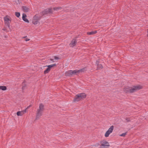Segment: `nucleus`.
I'll return each mask as SVG.
<instances>
[{"label": "nucleus", "instance_id": "obj_1", "mask_svg": "<svg viewBox=\"0 0 148 148\" xmlns=\"http://www.w3.org/2000/svg\"><path fill=\"white\" fill-rule=\"evenodd\" d=\"M142 88V86L140 85L134 86L133 87L125 88L124 91L125 93H133L136 91Z\"/></svg>", "mask_w": 148, "mask_h": 148}, {"label": "nucleus", "instance_id": "obj_2", "mask_svg": "<svg viewBox=\"0 0 148 148\" xmlns=\"http://www.w3.org/2000/svg\"><path fill=\"white\" fill-rule=\"evenodd\" d=\"M44 110V105L42 103L40 104L39 109H38L36 119H39L42 115V113Z\"/></svg>", "mask_w": 148, "mask_h": 148}, {"label": "nucleus", "instance_id": "obj_3", "mask_svg": "<svg viewBox=\"0 0 148 148\" xmlns=\"http://www.w3.org/2000/svg\"><path fill=\"white\" fill-rule=\"evenodd\" d=\"M86 95L84 93H82L76 95L73 99V101L77 102L84 98L86 97Z\"/></svg>", "mask_w": 148, "mask_h": 148}, {"label": "nucleus", "instance_id": "obj_4", "mask_svg": "<svg viewBox=\"0 0 148 148\" xmlns=\"http://www.w3.org/2000/svg\"><path fill=\"white\" fill-rule=\"evenodd\" d=\"M5 23L7 25L8 28L10 29V24L11 21V18L10 16H7L4 18Z\"/></svg>", "mask_w": 148, "mask_h": 148}, {"label": "nucleus", "instance_id": "obj_5", "mask_svg": "<svg viewBox=\"0 0 148 148\" xmlns=\"http://www.w3.org/2000/svg\"><path fill=\"white\" fill-rule=\"evenodd\" d=\"M39 17L37 15H36L34 16L32 20V23L34 25H36L38 23L39 20Z\"/></svg>", "mask_w": 148, "mask_h": 148}, {"label": "nucleus", "instance_id": "obj_6", "mask_svg": "<svg viewBox=\"0 0 148 148\" xmlns=\"http://www.w3.org/2000/svg\"><path fill=\"white\" fill-rule=\"evenodd\" d=\"M100 143L101 144L100 146H101L109 147L110 146L109 143L105 140H103L101 141Z\"/></svg>", "mask_w": 148, "mask_h": 148}, {"label": "nucleus", "instance_id": "obj_7", "mask_svg": "<svg viewBox=\"0 0 148 148\" xmlns=\"http://www.w3.org/2000/svg\"><path fill=\"white\" fill-rule=\"evenodd\" d=\"M61 58L58 56H55L53 59H50L49 61L51 62H57L60 60Z\"/></svg>", "mask_w": 148, "mask_h": 148}, {"label": "nucleus", "instance_id": "obj_8", "mask_svg": "<svg viewBox=\"0 0 148 148\" xmlns=\"http://www.w3.org/2000/svg\"><path fill=\"white\" fill-rule=\"evenodd\" d=\"M55 65H47L46 66H47V69L44 71V73L45 74H46L48 73L51 70V68Z\"/></svg>", "mask_w": 148, "mask_h": 148}, {"label": "nucleus", "instance_id": "obj_9", "mask_svg": "<svg viewBox=\"0 0 148 148\" xmlns=\"http://www.w3.org/2000/svg\"><path fill=\"white\" fill-rule=\"evenodd\" d=\"M22 9L23 11V12H28L30 10V8H29L25 6H23L22 7Z\"/></svg>", "mask_w": 148, "mask_h": 148}, {"label": "nucleus", "instance_id": "obj_10", "mask_svg": "<svg viewBox=\"0 0 148 148\" xmlns=\"http://www.w3.org/2000/svg\"><path fill=\"white\" fill-rule=\"evenodd\" d=\"M77 42L76 40L75 39H73L70 44V47H73L74 46Z\"/></svg>", "mask_w": 148, "mask_h": 148}, {"label": "nucleus", "instance_id": "obj_11", "mask_svg": "<svg viewBox=\"0 0 148 148\" xmlns=\"http://www.w3.org/2000/svg\"><path fill=\"white\" fill-rule=\"evenodd\" d=\"M27 15H26L23 13L22 14V19L25 22L28 23L29 22V20L26 18Z\"/></svg>", "mask_w": 148, "mask_h": 148}, {"label": "nucleus", "instance_id": "obj_12", "mask_svg": "<svg viewBox=\"0 0 148 148\" xmlns=\"http://www.w3.org/2000/svg\"><path fill=\"white\" fill-rule=\"evenodd\" d=\"M65 75L71 77L72 76V70H70L65 72Z\"/></svg>", "mask_w": 148, "mask_h": 148}, {"label": "nucleus", "instance_id": "obj_13", "mask_svg": "<svg viewBox=\"0 0 148 148\" xmlns=\"http://www.w3.org/2000/svg\"><path fill=\"white\" fill-rule=\"evenodd\" d=\"M87 69L86 67H84L81 69L77 70L78 73L84 72L87 71Z\"/></svg>", "mask_w": 148, "mask_h": 148}, {"label": "nucleus", "instance_id": "obj_14", "mask_svg": "<svg viewBox=\"0 0 148 148\" xmlns=\"http://www.w3.org/2000/svg\"><path fill=\"white\" fill-rule=\"evenodd\" d=\"M22 89L23 91L26 88L27 84H25V80L22 83Z\"/></svg>", "mask_w": 148, "mask_h": 148}, {"label": "nucleus", "instance_id": "obj_15", "mask_svg": "<svg viewBox=\"0 0 148 148\" xmlns=\"http://www.w3.org/2000/svg\"><path fill=\"white\" fill-rule=\"evenodd\" d=\"M53 9L52 8H50L47 9L45 11L46 12V13H52L53 12Z\"/></svg>", "mask_w": 148, "mask_h": 148}, {"label": "nucleus", "instance_id": "obj_16", "mask_svg": "<svg viewBox=\"0 0 148 148\" xmlns=\"http://www.w3.org/2000/svg\"><path fill=\"white\" fill-rule=\"evenodd\" d=\"M78 74L77 70H72V76L73 75H77Z\"/></svg>", "mask_w": 148, "mask_h": 148}, {"label": "nucleus", "instance_id": "obj_17", "mask_svg": "<svg viewBox=\"0 0 148 148\" xmlns=\"http://www.w3.org/2000/svg\"><path fill=\"white\" fill-rule=\"evenodd\" d=\"M96 33H97V31H91L90 32H87V34H88V35H92V34H95Z\"/></svg>", "mask_w": 148, "mask_h": 148}, {"label": "nucleus", "instance_id": "obj_18", "mask_svg": "<svg viewBox=\"0 0 148 148\" xmlns=\"http://www.w3.org/2000/svg\"><path fill=\"white\" fill-rule=\"evenodd\" d=\"M114 129V126L113 125L111 126L109 128L108 130L107 131L110 133H112Z\"/></svg>", "mask_w": 148, "mask_h": 148}, {"label": "nucleus", "instance_id": "obj_19", "mask_svg": "<svg viewBox=\"0 0 148 148\" xmlns=\"http://www.w3.org/2000/svg\"><path fill=\"white\" fill-rule=\"evenodd\" d=\"M62 9V8L61 7H55L53 8V10L54 11H59L61 10Z\"/></svg>", "mask_w": 148, "mask_h": 148}, {"label": "nucleus", "instance_id": "obj_20", "mask_svg": "<svg viewBox=\"0 0 148 148\" xmlns=\"http://www.w3.org/2000/svg\"><path fill=\"white\" fill-rule=\"evenodd\" d=\"M7 89V87L5 86H0V90H5Z\"/></svg>", "mask_w": 148, "mask_h": 148}, {"label": "nucleus", "instance_id": "obj_21", "mask_svg": "<svg viewBox=\"0 0 148 148\" xmlns=\"http://www.w3.org/2000/svg\"><path fill=\"white\" fill-rule=\"evenodd\" d=\"M97 66V70L98 69H102L103 68L102 65H96Z\"/></svg>", "mask_w": 148, "mask_h": 148}, {"label": "nucleus", "instance_id": "obj_22", "mask_svg": "<svg viewBox=\"0 0 148 148\" xmlns=\"http://www.w3.org/2000/svg\"><path fill=\"white\" fill-rule=\"evenodd\" d=\"M110 134V132H108V131H107V132H106L105 134V136L106 137H108L109 136V134Z\"/></svg>", "mask_w": 148, "mask_h": 148}, {"label": "nucleus", "instance_id": "obj_23", "mask_svg": "<svg viewBox=\"0 0 148 148\" xmlns=\"http://www.w3.org/2000/svg\"><path fill=\"white\" fill-rule=\"evenodd\" d=\"M17 114L18 116H20L22 115L23 113L20 111H18L17 112Z\"/></svg>", "mask_w": 148, "mask_h": 148}, {"label": "nucleus", "instance_id": "obj_24", "mask_svg": "<svg viewBox=\"0 0 148 148\" xmlns=\"http://www.w3.org/2000/svg\"><path fill=\"white\" fill-rule=\"evenodd\" d=\"M15 15L17 17H19L20 15V14L18 12H15Z\"/></svg>", "mask_w": 148, "mask_h": 148}, {"label": "nucleus", "instance_id": "obj_25", "mask_svg": "<svg viewBox=\"0 0 148 148\" xmlns=\"http://www.w3.org/2000/svg\"><path fill=\"white\" fill-rule=\"evenodd\" d=\"M127 132H126L123 133L122 134L120 135V136H121L124 137L127 134Z\"/></svg>", "mask_w": 148, "mask_h": 148}, {"label": "nucleus", "instance_id": "obj_26", "mask_svg": "<svg viewBox=\"0 0 148 148\" xmlns=\"http://www.w3.org/2000/svg\"><path fill=\"white\" fill-rule=\"evenodd\" d=\"M125 120L127 122H129L131 121L130 120V119L129 118H125Z\"/></svg>", "mask_w": 148, "mask_h": 148}, {"label": "nucleus", "instance_id": "obj_27", "mask_svg": "<svg viewBox=\"0 0 148 148\" xmlns=\"http://www.w3.org/2000/svg\"><path fill=\"white\" fill-rule=\"evenodd\" d=\"M108 147H105L103 146H100V147L99 148H108Z\"/></svg>", "mask_w": 148, "mask_h": 148}, {"label": "nucleus", "instance_id": "obj_28", "mask_svg": "<svg viewBox=\"0 0 148 148\" xmlns=\"http://www.w3.org/2000/svg\"><path fill=\"white\" fill-rule=\"evenodd\" d=\"M26 112V109H25V110H23V114L24 113H25Z\"/></svg>", "mask_w": 148, "mask_h": 148}, {"label": "nucleus", "instance_id": "obj_29", "mask_svg": "<svg viewBox=\"0 0 148 148\" xmlns=\"http://www.w3.org/2000/svg\"><path fill=\"white\" fill-rule=\"evenodd\" d=\"M29 40V39H28V38H26L25 40L26 41H28Z\"/></svg>", "mask_w": 148, "mask_h": 148}, {"label": "nucleus", "instance_id": "obj_30", "mask_svg": "<svg viewBox=\"0 0 148 148\" xmlns=\"http://www.w3.org/2000/svg\"><path fill=\"white\" fill-rule=\"evenodd\" d=\"M147 35L148 36V30L147 31Z\"/></svg>", "mask_w": 148, "mask_h": 148}, {"label": "nucleus", "instance_id": "obj_31", "mask_svg": "<svg viewBox=\"0 0 148 148\" xmlns=\"http://www.w3.org/2000/svg\"><path fill=\"white\" fill-rule=\"evenodd\" d=\"M99 145V144H98V145Z\"/></svg>", "mask_w": 148, "mask_h": 148}, {"label": "nucleus", "instance_id": "obj_32", "mask_svg": "<svg viewBox=\"0 0 148 148\" xmlns=\"http://www.w3.org/2000/svg\"><path fill=\"white\" fill-rule=\"evenodd\" d=\"M52 65H55V64H53Z\"/></svg>", "mask_w": 148, "mask_h": 148}]
</instances>
